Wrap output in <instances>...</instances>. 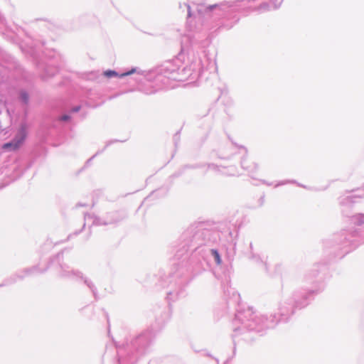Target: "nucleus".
Segmentation results:
<instances>
[{"label":"nucleus","instance_id":"nucleus-1","mask_svg":"<svg viewBox=\"0 0 364 364\" xmlns=\"http://www.w3.org/2000/svg\"><path fill=\"white\" fill-rule=\"evenodd\" d=\"M26 136V127L22 125L18 132L15 139L9 143L4 144L2 149L6 151H16L22 144Z\"/></svg>","mask_w":364,"mask_h":364},{"label":"nucleus","instance_id":"nucleus-8","mask_svg":"<svg viewBox=\"0 0 364 364\" xmlns=\"http://www.w3.org/2000/svg\"><path fill=\"white\" fill-rule=\"evenodd\" d=\"M362 193L359 195L360 197L364 196V191L361 190L360 191Z\"/></svg>","mask_w":364,"mask_h":364},{"label":"nucleus","instance_id":"nucleus-7","mask_svg":"<svg viewBox=\"0 0 364 364\" xmlns=\"http://www.w3.org/2000/svg\"><path fill=\"white\" fill-rule=\"evenodd\" d=\"M70 119L68 115H63L60 117V120L62 121H68Z\"/></svg>","mask_w":364,"mask_h":364},{"label":"nucleus","instance_id":"nucleus-6","mask_svg":"<svg viewBox=\"0 0 364 364\" xmlns=\"http://www.w3.org/2000/svg\"><path fill=\"white\" fill-rule=\"evenodd\" d=\"M105 75L107 77H112V76H115L117 75V73L114 72V71H107L105 73Z\"/></svg>","mask_w":364,"mask_h":364},{"label":"nucleus","instance_id":"nucleus-10","mask_svg":"<svg viewBox=\"0 0 364 364\" xmlns=\"http://www.w3.org/2000/svg\"><path fill=\"white\" fill-rule=\"evenodd\" d=\"M357 195H351L350 196H348L349 198H355Z\"/></svg>","mask_w":364,"mask_h":364},{"label":"nucleus","instance_id":"nucleus-4","mask_svg":"<svg viewBox=\"0 0 364 364\" xmlns=\"http://www.w3.org/2000/svg\"><path fill=\"white\" fill-rule=\"evenodd\" d=\"M212 252H213V255L214 256L215 262L218 264H220L221 263V259H220V257L218 252L216 250H212Z\"/></svg>","mask_w":364,"mask_h":364},{"label":"nucleus","instance_id":"nucleus-11","mask_svg":"<svg viewBox=\"0 0 364 364\" xmlns=\"http://www.w3.org/2000/svg\"><path fill=\"white\" fill-rule=\"evenodd\" d=\"M214 7H215V6H210V9H213Z\"/></svg>","mask_w":364,"mask_h":364},{"label":"nucleus","instance_id":"nucleus-5","mask_svg":"<svg viewBox=\"0 0 364 364\" xmlns=\"http://www.w3.org/2000/svg\"><path fill=\"white\" fill-rule=\"evenodd\" d=\"M21 97L25 103H26L28 100V95L25 92L21 93Z\"/></svg>","mask_w":364,"mask_h":364},{"label":"nucleus","instance_id":"nucleus-3","mask_svg":"<svg viewBox=\"0 0 364 364\" xmlns=\"http://www.w3.org/2000/svg\"><path fill=\"white\" fill-rule=\"evenodd\" d=\"M354 224L360 225L364 224V215H357L352 218Z\"/></svg>","mask_w":364,"mask_h":364},{"label":"nucleus","instance_id":"nucleus-2","mask_svg":"<svg viewBox=\"0 0 364 364\" xmlns=\"http://www.w3.org/2000/svg\"><path fill=\"white\" fill-rule=\"evenodd\" d=\"M208 168L215 172H220L226 175H235V172L232 167H226L222 165L209 164Z\"/></svg>","mask_w":364,"mask_h":364},{"label":"nucleus","instance_id":"nucleus-9","mask_svg":"<svg viewBox=\"0 0 364 364\" xmlns=\"http://www.w3.org/2000/svg\"><path fill=\"white\" fill-rule=\"evenodd\" d=\"M79 109H80V107H75V109H73V111L77 112Z\"/></svg>","mask_w":364,"mask_h":364}]
</instances>
